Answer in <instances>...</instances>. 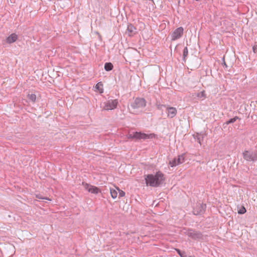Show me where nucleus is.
I'll return each instance as SVG.
<instances>
[{"instance_id":"1","label":"nucleus","mask_w":257,"mask_h":257,"mask_svg":"<svg viewBox=\"0 0 257 257\" xmlns=\"http://www.w3.org/2000/svg\"><path fill=\"white\" fill-rule=\"evenodd\" d=\"M145 180L147 186L158 187L162 185L165 181V177L163 173L159 171L155 175L148 174L144 176Z\"/></svg>"},{"instance_id":"2","label":"nucleus","mask_w":257,"mask_h":257,"mask_svg":"<svg viewBox=\"0 0 257 257\" xmlns=\"http://www.w3.org/2000/svg\"><path fill=\"white\" fill-rule=\"evenodd\" d=\"M184 233L193 240L203 239V235L200 231L192 228H184Z\"/></svg>"},{"instance_id":"3","label":"nucleus","mask_w":257,"mask_h":257,"mask_svg":"<svg viewBox=\"0 0 257 257\" xmlns=\"http://www.w3.org/2000/svg\"><path fill=\"white\" fill-rule=\"evenodd\" d=\"M155 134H147L142 133L141 132H134L132 134H129L127 136V138L129 139H137V140H147L150 139H153L155 137Z\"/></svg>"},{"instance_id":"4","label":"nucleus","mask_w":257,"mask_h":257,"mask_svg":"<svg viewBox=\"0 0 257 257\" xmlns=\"http://www.w3.org/2000/svg\"><path fill=\"white\" fill-rule=\"evenodd\" d=\"M146 100L144 98L137 97L130 104L132 109H142L146 106Z\"/></svg>"},{"instance_id":"5","label":"nucleus","mask_w":257,"mask_h":257,"mask_svg":"<svg viewBox=\"0 0 257 257\" xmlns=\"http://www.w3.org/2000/svg\"><path fill=\"white\" fill-rule=\"evenodd\" d=\"M243 159L248 162H255L257 160V153L251 150H245L242 153Z\"/></svg>"},{"instance_id":"6","label":"nucleus","mask_w":257,"mask_h":257,"mask_svg":"<svg viewBox=\"0 0 257 257\" xmlns=\"http://www.w3.org/2000/svg\"><path fill=\"white\" fill-rule=\"evenodd\" d=\"M185 161V154L178 156L177 158H174L172 160H170L169 165L171 167H176L182 164Z\"/></svg>"},{"instance_id":"7","label":"nucleus","mask_w":257,"mask_h":257,"mask_svg":"<svg viewBox=\"0 0 257 257\" xmlns=\"http://www.w3.org/2000/svg\"><path fill=\"white\" fill-rule=\"evenodd\" d=\"M118 103L117 99H110L104 103L103 109L112 110L116 108Z\"/></svg>"},{"instance_id":"8","label":"nucleus","mask_w":257,"mask_h":257,"mask_svg":"<svg viewBox=\"0 0 257 257\" xmlns=\"http://www.w3.org/2000/svg\"><path fill=\"white\" fill-rule=\"evenodd\" d=\"M206 206L205 204L198 203L194 207L193 213L195 215H200L204 213L205 211Z\"/></svg>"},{"instance_id":"9","label":"nucleus","mask_w":257,"mask_h":257,"mask_svg":"<svg viewBox=\"0 0 257 257\" xmlns=\"http://www.w3.org/2000/svg\"><path fill=\"white\" fill-rule=\"evenodd\" d=\"M184 29L182 27L175 29L171 34V40L175 41L181 38L183 34Z\"/></svg>"},{"instance_id":"10","label":"nucleus","mask_w":257,"mask_h":257,"mask_svg":"<svg viewBox=\"0 0 257 257\" xmlns=\"http://www.w3.org/2000/svg\"><path fill=\"white\" fill-rule=\"evenodd\" d=\"M83 184L85 187V189L87 190V191L90 193L97 194L98 193L100 192V189L96 186L91 185L87 183L84 184V183H83Z\"/></svg>"},{"instance_id":"11","label":"nucleus","mask_w":257,"mask_h":257,"mask_svg":"<svg viewBox=\"0 0 257 257\" xmlns=\"http://www.w3.org/2000/svg\"><path fill=\"white\" fill-rule=\"evenodd\" d=\"M166 110L168 112V117L171 118L174 117L177 113V110L175 107H171L169 105L167 106Z\"/></svg>"},{"instance_id":"12","label":"nucleus","mask_w":257,"mask_h":257,"mask_svg":"<svg viewBox=\"0 0 257 257\" xmlns=\"http://www.w3.org/2000/svg\"><path fill=\"white\" fill-rule=\"evenodd\" d=\"M17 39L18 35L15 33H13L7 38L6 42L8 44H12L15 42Z\"/></svg>"},{"instance_id":"13","label":"nucleus","mask_w":257,"mask_h":257,"mask_svg":"<svg viewBox=\"0 0 257 257\" xmlns=\"http://www.w3.org/2000/svg\"><path fill=\"white\" fill-rule=\"evenodd\" d=\"M205 136L206 134L203 132L200 133V134L197 133L195 139H196L198 143L201 145Z\"/></svg>"},{"instance_id":"14","label":"nucleus","mask_w":257,"mask_h":257,"mask_svg":"<svg viewBox=\"0 0 257 257\" xmlns=\"http://www.w3.org/2000/svg\"><path fill=\"white\" fill-rule=\"evenodd\" d=\"M113 65L110 62H106L104 64V69L106 71H111L113 69Z\"/></svg>"},{"instance_id":"15","label":"nucleus","mask_w":257,"mask_h":257,"mask_svg":"<svg viewBox=\"0 0 257 257\" xmlns=\"http://www.w3.org/2000/svg\"><path fill=\"white\" fill-rule=\"evenodd\" d=\"M167 106H168V105L162 104L159 102H157V103H156L157 108L158 110L162 111L164 110V108H165L166 109Z\"/></svg>"},{"instance_id":"16","label":"nucleus","mask_w":257,"mask_h":257,"mask_svg":"<svg viewBox=\"0 0 257 257\" xmlns=\"http://www.w3.org/2000/svg\"><path fill=\"white\" fill-rule=\"evenodd\" d=\"M188 50L187 47H185L183 50V58L182 61L183 62H186V57L188 56Z\"/></svg>"},{"instance_id":"17","label":"nucleus","mask_w":257,"mask_h":257,"mask_svg":"<svg viewBox=\"0 0 257 257\" xmlns=\"http://www.w3.org/2000/svg\"><path fill=\"white\" fill-rule=\"evenodd\" d=\"M27 98L29 99V100L34 103L36 101V95L35 94H28L27 95Z\"/></svg>"},{"instance_id":"18","label":"nucleus","mask_w":257,"mask_h":257,"mask_svg":"<svg viewBox=\"0 0 257 257\" xmlns=\"http://www.w3.org/2000/svg\"><path fill=\"white\" fill-rule=\"evenodd\" d=\"M102 87H103V84L101 82L97 83L95 86L96 89L97 90H98L100 93L103 92Z\"/></svg>"},{"instance_id":"19","label":"nucleus","mask_w":257,"mask_h":257,"mask_svg":"<svg viewBox=\"0 0 257 257\" xmlns=\"http://www.w3.org/2000/svg\"><path fill=\"white\" fill-rule=\"evenodd\" d=\"M175 249L180 257H187V255H186L185 251H182L179 248H175Z\"/></svg>"},{"instance_id":"20","label":"nucleus","mask_w":257,"mask_h":257,"mask_svg":"<svg viewBox=\"0 0 257 257\" xmlns=\"http://www.w3.org/2000/svg\"><path fill=\"white\" fill-rule=\"evenodd\" d=\"M110 193L113 199H115L117 196V192L114 189H110Z\"/></svg>"},{"instance_id":"21","label":"nucleus","mask_w":257,"mask_h":257,"mask_svg":"<svg viewBox=\"0 0 257 257\" xmlns=\"http://www.w3.org/2000/svg\"><path fill=\"white\" fill-rule=\"evenodd\" d=\"M196 96L199 98H204L206 97L205 92L204 90L200 91L197 93Z\"/></svg>"},{"instance_id":"22","label":"nucleus","mask_w":257,"mask_h":257,"mask_svg":"<svg viewBox=\"0 0 257 257\" xmlns=\"http://www.w3.org/2000/svg\"><path fill=\"white\" fill-rule=\"evenodd\" d=\"M127 30L129 33H133L136 30V28L132 24H128Z\"/></svg>"},{"instance_id":"23","label":"nucleus","mask_w":257,"mask_h":257,"mask_svg":"<svg viewBox=\"0 0 257 257\" xmlns=\"http://www.w3.org/2000/svg\"><path fill=\"white\" fill-rule=\"evenodd\" d=\"M246 210L245 208L243 206H241L240 208L238 210L237 213L239 214H243L246 212Z\"/></svg>"},{"instance_id":"24","label":"nucleus","mask_w":257,"mask_h":257,"mask_svg":"<svg viewBox=\"0 0 257 257\" xmlns=\"http://www.w3.org/2000/svg\"><path fill=\"white\" fill-rule=\"evenodd\" d=\"M117 189L118 191V194H118V197H119V198H120V197L124 196L125 193V192L119 189L118 188H117Z\"/></svg>"},{"instance_id":"25","label":"nucleus","mask_w":257,"mask_h":257,"mask_svg":"<svg viewBox=\"0 0 257 257\" xmlns=\"http://www.w3.org/2000/svg\"><path fill=\"white\" fill-rule=\"evenodd\" d=\"M237 119H240V118H239V117L236 116L232 118L229 119V120L231 123H232L234 122L235 121H236V120H237Z\"/></svg>"},{"instance_id":"26","label":"nucleus","mask_w":257,"mask_h":257,"mask_svg":"<svg viewBox=\"0 0 257 257\" xmlns=\"http://www.w3.org/2000/svg\"><path fill=\"white\" fill-rule=\"evenodd\" d=\"M36 198L37 199H46V200H50V199H48L47 197H42V195H40V194L37 195H36Z\"/></svg>"},{"instance_id":"27","label":"nucleus","mask_w":257,"mask_h":257,"mask_svg":"<svg viewBox=\"0 0 257 257\" xmlns=\"http://www.w3.org/2000/svg\"><path fill=\"white\" fill-rule=\"evenodd\" d=\"M223 62L222 63V65H223V67H225V68H227L228 66L225 62L224 58H223Z\"/></svg>"},{"instance_id":"28","label":"nucleus","mask_w":257,"mask_h":257,"mask_svg":"<svg viewBox=\"0 0 257 257\" xmlns=\"http://www.w3.org/2000/svg\"><path fill=\"white\" fill-rule=\"evenodd\" d=\"M231 123L230 122H229V120H227V121H226L224 123V124H226V125H228L229 124Z\"/></svg>"},{"instance_id":"29","label":"nucleus","mask_w":257,"mask_h":257,"mask_svg":"<svg viewBox=\"0 0 257 257\" xmlns=\"http://www.w3.org/2000/svg\"><path fill=\"white\" fill-rule=\"evenodd\" d=\"M255 48L253 47V52H255Z\"/></svg>"},{"instance_id":"30","label":"nucleus","mask_w":257,"mask_h":257,"mask_svg":"<svg viewBox=\"0 0 257 257\" xmlns=\"http://www.w3.org/2000/svg\"><path fill=\"white\" fill-rule=\"evenodd\" d=\"M196 1H197V2H199V1H200L201 0H195Z\"/></svg>"}]
</instances>
